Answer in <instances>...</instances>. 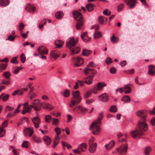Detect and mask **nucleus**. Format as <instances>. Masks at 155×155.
<instances>
[{
    "mask_svg": "<svg viewBox=\"0 0 155 155\" xmlns=\"http://www.w3.org/2000/svg\"><path fill=\"white\" fill-rule=\"evenodd\" d=\"M64 44V42L61 40H56L55 41V44L56 46L55 48H60L62 47Z\"/></svg>",
    "mask_w": 155,
    "mask_h": 155,
    "instance_id": "obj_22",
    "label": "nucleus"
},
{
    "mask_svg": "<svg viewBox=\"0 0 155 155\" xmlns=\"http://www.w3.org/2000/svg\"><path fill=\"white\" fill-rule=\"evenodd\" d=\"M150 122L152 126H155V117H153L151 119Z\"/></svg>",
    "mask_w": 155,
    "mask_h": 155,
    "instance_id": "obj_55",
    "label": "nucleus"
},
{
    "mask_svg": "<svg viewBox=\"0 0 155 155\" xmlns=\"http://www.w3.org/2000/svg\"><path fill=\"white\" fill-rule=\"evenodd\" d=\"M33 132V128H27L24 130V134L26 136L29 135L30 137H31L32 135Z\"/></svg>",
    "mask_w": 155,
    "mask_h": 155,
    "instance_id": "obj_16",
    "label": "nucleus"
},
{
    "mask_svg": "<svg viewBox=\"0 0 155 155\" xmlns=\"http://www.w3.org/2000/svg\"><path fill=\"white\" fill-rule=\"evenodd\" d=\"M80 93L78 91H74L72 93L73 97L71 99L69 107L72 108L74 106L79 103L81 100V97L80 95Z\"/></svg>",
    "mask_w": 155,
    "mask_h": 155,
    "instance_id": "obj_5",
    "label": "nucleus"
},
{
    "mask_svg": "<svg viewBox=\"0 0 155 155\" xmlns=\"http://www.w3.org/2000/svg\"><path fill=\"white\" fill-rule=\"evenodd\" d=\"M32 121L34 124L35 127L38 128L41 123L39 117L38 116L34 117L32 119Z\"/></svg>",
    "mask_w": 155,
    "mask_h": 155,
    "instance_id": "obj_12",
    "label": "nucleus"
},
{
    "mask_svg": "<svg viewBox=\"0 0 155 155\" xmlns=\"http://www.w3.org/2000/svg\"><path fill=\"white\" fill-rule=\"evenodd\" d=\"M128 147L127 144L125 145L123 144L117 148L116 150L118 153L121 154H125L127 152Z\"/></svg>",
    "mask_w": 155,
    "mask_h": 155,
    "instance_id": "obj_9",
    "label": "nucleus"
},
{
    "mask_svg": "<svg viewBox=\"0 0 155 155\" xmlns=\"http://www.w3.org/2000/svg\"><path fill=\"white\" fill-rule=\"evenodd\" d=\"M78 41L75 40L73 37H71L67 40L66 45L67 48L71 49L73 47L76 45Z\"/></svg>",
    "mask_w": 155,
    "mask_h": 155,
    "instance_id": "obj_6",
    "label": "nucleus"
},
{
    "mask_svg": "<svg viewBox=\"0 0 155 155\" xmlns=\"http://www.w3.org/2000/svg\"><path fill=\"white\" fill-rule=\"evenodd\" d=\"M137 116L139 118V120L146 121L147 115L144 110H139L137 112Z\"/></svg>",
    "mask_w": 155,
    "mask_h": 155,
    "instance_id": "obj_8",
    "label": "nucleus"
},
{
    "mask_svg": "<svg viewBox=\"0 0 155 155\" xmlns=\"http://www.w3.org/2000/svg\"><path fill=\"white\" fill-rule=\"evenodd\" d=\"M32 108L31 105H29L27 107H23L22 112V114H25L26 113H30L31 112V109Z\"/></svg>",
    "mask_w": 155,
    "mask_h": 155,
    "instance_id": "obj_21",
    "label": "nucleus"
},
{
    "mask_svg": "<svg viewBox=\"0 0 155 155\" xmlns=\"http://www.w3.org/2000/svg\"><path fill=\"white\" fill-rule=\"evenodd\" d=\"M90 148L89 149V151L91 153H94L96 149L97 144L96 143H92L91 144L89 145Z\"/></svg>",
    "mask_w": 155,
    "mask_h": 155,
    "instance_id": "obj_18",
    "label": "nucleus"
},
{
    "mask_svg": "<svg viewBox=\"0 0 155 155\" xmlns=\"http://www.w3.org/2000/svg\"><path fill=\"white\" fill-rule=\"evenodd\" d=\"M7 66V64H2L0 65V69L2 70H5L6 69Z\"/></svg>",
    "mask_w": 155,
    "mask_h": 155,
    "instance_id": "obj_56",
    "label": "nucleus"
},
{
    "mask_svg": "<svg viewBox=\"0 0 155 155\" xmlns=\"http://www.w3.org/2000/svg\"><path fill=\"white\" fill-rule=\"evenodd\" d=\"M121 100L125 102H129L130 101V97L128 96H125L122 98Z\"/></svg>",
    "mask_w": 155,
    "mask_h": 155,
    "instance_id": "obj_34",
    "label": "nucleus"
},
{
    "mask_svg": "<svg viewBox=\"0 0 155 155\" xmlns=\"http://www.w3.org/2000/svg\"><path fill=\"white\" fill-rule=\"evenodd\" d=\"M84 72L86 75H90L84 78V83L88 85L91 84L92 82L94 75L96 74V71L93 68L87 67L84 69Z\"/></svg>",
    "mask_w": 155,
    "mask_h": 155,
    "instance_id": "obj_2",
    "label": "nucleus"
},
{
    "mask_svg": "<svg viewBox=\"0 0 155 155\" xmlns=\"http://www.w3.org/2000/svg\"><path fill=\"white\" fill-rule=\"evenodd\" d=\"M38 50L40 54H46L48 53V49L43 46H41L38 48Z\"/></svg>",
    "mask_w": 155,
    "mask_h": 155,
    "instance_id": "obj_17",
    "label": "nucleus"
},
{
    "mask_svg": "<svg viewBox=\"0 0 155 155\" xmlns=\"http://www.w3.org/2000/svg\"><path fill=\"white\" fill-rule=\"evenodd\" d=\"M9 4V2L8 0H2L0 1V5L2 6H6Z\"/></svg>",
    "mask_w": 155,
    "mask_h": 155,
    "instance_id": "obj_24",
    "label": "nucleus"
},
{
    "mask_svg": "<svg viewBox=\"0 0 155 155\" xmlns=\"http://www.w3.org/2000/svg\"><path fill=\"white\" fill-rule=\"evenodd\" d=\"M88 110L86 108H81L79 109L82 114H84Z\"/></svg>",
    "mask_w": 155,
    "mask_h": 155,
    "instance_id": "obj_47",
    "label": "nucleus"
},
{
    "mask_svg": "<svg viewBox=\"0 0 155 155\" xmlns=\"http://www.w3.org/2000/svg\"><path fill=\"white\" fill-rule=\"evenodd\" d=\"M11 62L13 64H17V58L16 57H13L11 60Z\"/></svg>",
    "mask_w": 155,
    "mask_h": 155,
    "instance_id": "obj_48",
    "label": "nucleus"
},
{
    "mask_svg": "<svg viewBox=\"0 0 155 155\" xmlns=\"http://www.w3.org/2000/svg\"><path fill=\"white\" fill-rule=\"evenodd\" d=\"M103 117V113H100L99 114V117H98V119L94 121L91 125L90 129L91 130L92 128H93L94 129L92 131V133L94 135H98L101 131V129L99 127V125L101 124L100 120L102 119Z\"/></svg>",
    "mask_w": 155,
    "mask_h": 155,
    "instance_id": "obj_3",
    "label": "nucleus"
},
{
    "mask_svg": "<svg viewBox=\"0 0 155 155\" xmlns=\"http://www.w3.org/2000/svg\"><path fill=\"white\" fill-rule=\"evenodd\" d=\"M91 53V51L89 50H87L86 49L83 50L82 52V54L84 56H87L89 55Z\"/></svg>",
    "mask_w": 155,
    "mask_h": 155,
    "instance_id": "obj_30",
    "label": "nucleus"
},
{
    "mask_svg": "<svg viewBox=\"0 0 155 155\" xmlns=\"http://www.w3.org/2000/svg\"><path fill=\"white\" fill-rule=\"evenodd\" d=\"M25 10L29 13H33L35 10V7L32 5L28 4L26 7Z\"/></svg>",
    "mask_w": 155,
    "mask_h": 155,
    "instance_id": "obj_14",
    "label": "nucleus"
},
{
    "mask_svg": "<svg viewBox=\"0 0 155 155\" xmlns=\"http://www.w3.org/2000/svg\"><path fill=\"white\" fill-rule=\"evenodd\" d=\"M117 110V107L114 105L112 106L110 109V110L112 112H115Z\"/></svg>",
    "mask_w": 155,
    "mask_h": 155,
    "instance_id": "obj_40",
    "label": "nucleus"
},
{
    "mask_svg": "<svg viewBox=\"0 0 155 155\" xmlns=\"http://www.w3.org/2000/svg\"><path fill=\"white\" fill-rule=\"evenodd\" d=\"M14 109L13 107L9 106H7L6 108V110L7 111H12Z\"/></svg>",
    "mask_w": 155,
    "mask_h": 155,
    "instance_id": "obj_60",
    "label": "nucleus"
},
{
    "mask_svg": "<svg viewBox=\"0 0 155 155\" xmlns=\"http://www.w3.org/2000/svg\"><path fill=\"white\" fill-rule=\"evenodd\" d=\"M50 55L51 59L53 58L56 59L60 56L59 52L57 50H54L51 51Z\"/></svg>",
    "mask_w": 155,
    "mask_h": 155,
    "instance_id": "obj_13",
    "label": "nucleus"
},
{
    "mask_svg": "<svg viewBox=\"0 0 155 155\" xmlns=\"http://www.w3.org/2000/svg\"><path fill=\"white\" fill-rule=\"evenodd\" d=\"M59 120L58 119L54 118L53 119V121L52 122V124L53 125H55L56 126H57Z\"/></svg>",
    "mask_w": 155,
    "mask_h": 155,
    "instance_id": "obj_51",
    "label": "nucleus"
},
{
    "mask_svg": "<svg viewBox=\"0 0 155 155\" xmlns=\"http://www.w3.org/2000/svg\"><path fill=\"white\" fill-rule=\"evenodd\" d=\"M80 51V49L78 47H76L71 50V55H73L74 54H78Z\"/></svg>",
    "mask_w": 155,
    "mask_h": 155,
    "instance_id": "obj_26",
    "label": "nucleus"
},
{
    "mask_svg": "<svg viewBox=\"0 0 155 155\" xmlns=\"http://www.w3.org/2000/svg\"><path fill=\"white\" fill-rule=\"evenodd\" d=\"M110 72L111 73L114 74L116 72V69L114 67H112L110 69Z\"/></svg>",
    "mask_w": 155,
    "mask_h": 155,
    "instance_id": "obj_57",
    "label": "nucleus"
},
{
    "mask_svg": "<svg viewBox=\"0 0 155 155\" xmlns=\"http://www.w3.org/2000/svg\"><path fill=\"white\" fill-rule=\"evenodd\" d=\"M55 16L57 19L61 18L63 16L62 12L61 11L57 12L55 14Z\"/></svg>",
    "mask_w": 155,
    "mask_h": 155,
    "instance_id": "obj_33",
    "label": "nucleus"
},
{
    "mask_svg": "<svg viewBox=\"0 0 155 155\" xmlns=\"http://www.w3.org/2000/svg\"><path fill=\"white\" fill-rule=\"evenodd\" d=\"M62 145L64 147H66L68 149H70L71 148V147L70 145L67 143L66 142L62 141Z\"/></svg>",
    "mask_w": 155,
    "mask_h": 155,
    "instance_id": "obj_44",
    "label": "nucleus"
},
{
    "mask_svg": "<svg viewBox=\"0 0 155 155\" xmlns=\"http://www.w3.org/2000/svg\"><path fill=\"white\" fill-rule=\"evenodd\" d=\"M33 140L34 141L38 143H40L42 142V141L40 138H35L34 137H33Z\"/></svg>",
    "mask_w": 155,
    "mask_h": 155,
    "instance_id": "obj_53",
    "label": "nucleus"
},
{
    "mask_svg": "<svg viewBox=\"0 0 155 155\" xmlns=\"http://www.w3.org/2000/svg\"><path fill=\"white\" fill-rule=\"evenodd\" d=\"M124 4L122 3L120 4L117 6V10L120 12L123 8Z\"/></svg>",
    "mask_w": 155,
    "mask_h": 155,
    "instance_id": "obj_54",
    "label": "nucleus"
},
{
    "mask_svg": "<svg viewBox=\"0 0 155 155\" xmlns=\"http://www.w3.org/2000/svg\"><path fill=\"white\" fill-rule=\"evenodd\" d=\"M149 112L150 115L155 114V107H153L152 110H149Z\"/></svg>",
    "mask_w": 155,
    "mask_h": 155,
    "instance_id": "obj_61",
    "label": "nucleus"
},
{
    "mask_svg": "<svg viewBox=\"0 0 155 155\" xmlns=\"http://www.w3.org/2000/svg\"><path fill=\"white\" fill-rule=\"evenodd\" d=\"M103 14L106 15H110L111 12L108 9H106L103 12Z\"/></svg>",
    "mask_w": 155,
    "mask_h": 155,
    "instance_id": "obj_50",
    "label": "nucleus"
},
{
    "mask_svg": "<svg viewBox=\"0 0 155 155\" xmlns=\"http://www.w3.org/2000/svg\"><path fill=\"white\" fill-rule=\"evenodd\" d=\"M111 40L113 43H117L118 42L119 39L113 35L111 38Z\"/></svg>",
    "mask_w": 155,
    "mask_h": 155,
    "instance_id": "obj_38",
    "label": "nucleus"
},
{
    "mask_svg": "<svg viewBox=\"0 0 155 155\" xmlns=\"http://www.w3.org/2000/svg\"><path fill=\"white\" fill-rule=\"evenodd\" d=\"M132 85L131 84H125L123 88L124 89H127L128 90L125 91L124 93L126 94H129L131 92V89L130 86H132Z\"/></svg>",
    "mask_w": 155,
    "mask_h": 155,
    "instance_id": "obj_20",
    "label": "nucleus"
},
{
    "mask_svg": "<svg viewBox=\"0 0 155 155\" xmlns=\"http://www.w3.org/2000/svg\"><path fill=\"white\" fill-rule=\"evenodd\" d=\"M94 5L92 3H89L86 5V8L89 12L92 11L94 9Z\"/></svg>",
    "mask_w": 155,
    "mask_h": 155,
    "instance_id": "obj_28",
    "label": "nucleus"
},
{
    "mask_svg": "<svg viewBox=\"0 0 155 155\" xmlns=\"http://www.w3.org/2000/svg\"><path fill=\"white\" fill-rule=\"evenodd\" d=\"M96 66V65L93 62H91L89 63V64L87 65V67H92L94 68Z\"/></svg>",
    "mask_w": 155,
    "mask_h": 155,
    "instance_id": "obj_59",
    "label": "nucleus"
},
{
    "mask_svg": "<svg viewBox=\"0 0 155 155\" xmlns=\"http://www.w3.org/2000/svg\"><path fill=\"white\" fill-rule=\"evenodd\" d=\"M104 18L101 16L99 17L98 21L99 22L102 24H105V21Z\"/></svg>",
    "mask_w": 155,
    "mask_h": 155,
    "instance_id": "obj_43",
    "label": "nucleus"
},
{
    "mask_svg": "<svg viewBox=\"0 0 155 155\" xmlns=\"http://www.w3.org/2000/svg\"><path fill=\"white\" fill-rule=\"evenodd\" d=\"M72 60L75 61V64L76 66H78L81 65L83 63V59L79 57H78L76 58H73Z\"/></svg>",
    "mask_w": 155,
    "mask_h": 155,
    "instance_id": "obj_10",
    "label": "nucleus"
},
{
    "mask_svg": "<svg viewBox=\"0 0 155 155\" xmlns=\"http://www.w3.org/2000/svg\"><path fill=\"white\" fill-rule=\"evenodd\" d=\"M152 149L149 147H147L145 149L144 153L146 155H149V153L150 152Z\"/></svg>",
    "mask_w": 155,
    "mask_h": 155,
    "instance_id": "obj_36",
    "label": "nucleus"
},
{
    "mask_svg": "<svg viewBox=\"0 0 155 155\" xmlns=\"http://www.w3.org/2000/svg\"><path fill=\"white\" fill-rule=\"evenodd\" d=\"M21 146L22 147L26 148L28 147V142L27 141H24L23 143L22 144Z\"/></svg>",
    "mask_w": 155,
    "mask_h": 155,
    "instance_id": "obj_52",
    "label": "nucleus"
},
{
    "mask_svg": "<svg viewBox=\"0 0 155 155\" xmlns=\"http://www.w3.org/2000/svg\"><path fill=\"white\" fill-rule=\"evenodd\" d=\"M98 98L100 100L104 102L107 101L109 99L108 95L106 93H104L100 95Z\"/></svg>",
    "mask_w": 155,
    "mask_h": 155,
    "instance_id": "obj_15",
    "label": "nucleus"
},
{
    "mask_svg": "<svg viewBox=\"0 0 155 155\" xmlns=\"http://www.w3.org/2000/svg\"><path fill=\"white\" fill-rule=\"evenodd\" d=\"M20 58L21 62L23 63H24L26 59L25 54L24 53H22L21 55Z\"/></svg>",
    "mask_w": 155,
    "mask_h": 155,
    "instance_id": "obj_45",
    "label": "nucleus"
},
{
    "mask_svg": "<svg viewBox=\"0 0 155 155\" xmlns=\"http://www.w3.org/2000/svg\"><path fill=\"white\" fill-rule=\"evenodd\" d=\"M5 78L8 79H10V76L11 74L8 71H6L4 72L3 74Z\"/></svg>",
    "mask_w": 155,
    "mask_h": 155,
    "instance_id": "obj_37",
    "label": "nucleus"
},
{
    "mask_svg": "<svg viewBox=\"0 0 155 155\" xmlns=\"http://www.w3.org/2000/svg\"><path fill=\"white\" fill-rule=\"evenodd\" d=\"M54 130L56 133L57 135H59L60 134L61 131L60 128L59 127H56L55 128Z\"/></svg>",
    "mask_w": 155,
    "mask_h": 155,
    "instance_id": "obj_42",
    "label": "nucleus"
},
{
    "mask_svg": "<svg viewBox=\"0 0 155 155\" xmlns=\"http://www.w3.org/2000/svg\"><path fill=\"white\" fill-rule=\"evenodd\" d=\"M61 94L65 97H68L70 96V92L69 90L66 89L64 92H62Z\"/></svg>",
    "mask_w": 155,
    "mask_h": 155,
    "instance_id": "obj_31",
    "label": "nucleus"
},
{
    "mask_svg": "<svg viewBox=\"0 0 155 155\" xmlns=\"http://www.w3.org/2000/svg\"><path fill=\"white\" fill-rule=\"evenodd\" d=\"M86 144L85 143H82L79 145L78 148V149L81 150V151H84V148L85 149H86Z\"/></svg>",
    "mask_w": 155,
    "mask_h": 155,
    "instance_id": "obj_29",
    "label": "nucleus"
},
{
    "mask_svg": "<svg viewBox=\"0 0 155 155\" xmlns=\"http://www.w3.org/2000/svg\"><path fill=\"white\" fill-rule=\"evenodd\" d=\"M45 119L46 122L50 123L51 121V117L50 115H47L45 116Z\"/></svg>",
    "mask_w": 155,
    "mask_h": 155,
    "instance_id": "obj_39",
    "label": "nucleus"
},
{
    "mask_svg": "<svg viewBox=\"0 0 155 155\" xmlns=\"http://www.w3.org/2000/svg\"><path fill=\"white\" fill-rule=\"evenodd\" d=\"M9 97V95L8 94H6L2 98V100L4 101H6L8 99Z\"/></svg>",
    "mask_w": 155,
    "mask_h": 155,
    "instance_id": "obj_64",
    "label": "nucleus"
},
{
    "mask_svg": "<svg viewBox=\"0 0 155 155\" xmlns=\"http://www.w3.org/2000/svg\"><path fill=\"white\" fill-rule=\"evenodd\" d=\"M87 32H86L82 33L81 35V38L82 39L84 37H87Z\"/></svg>",
    "mask_w": 155,
    "mask_h": 155,
    "instance_id": "obj_62",
    "label": "nucleus"
},
{
    "mask_svg": "<svg viewBox=\"0 0 155 155\" xmlns=\"http://www.w3.org/2000/svg\"><path fill=\"white\" fill-rule=\"evenodd\" d=\"M105 62L107 64H109L112 62L111 59L110 58L108 57L106 60Z\"/></svg>",
    "mask_w": 155,
    "mask_h": 155,
    "instance_id": "obj_63",
    "label": "nucleus"
},
{
    "mask_svg": "<svg viewBox=\"0 0 155 155\" xmlns=\"http://www.w3.org/2000/svg\"><path fill=\"white\" fill-rule=\"evenodd\" d=\"M114 145V142L112 140L108 144L105 145V147L107 150H110L112 148Z\"/></svg>",
    "mask_w": 155,
    "mask_h": 155,
    "instance_id": "obj_23",
    "label": "nucleus"
},
{
    "mask_svg": "<svg viewBox=\"0 0 155 155\" xmlns=\"http://www.w3.org/2000/svg\"><path fill=\"white\" fill-rule=\"evenodd\" d=\"M94 101V100L93 99H88L86 101V103L88 104H90Z\"/></svg>",
    "mask_w": 155,
    "mask_h": 155,
    "instance_id": "obj_58",
    "label": "nucleus"
},
{
    "mask_svg": "<svg viewBox=\"0 0 155 155\" xmlns=\"http://www.w3.org/2000/svg\"><path fill=\"white\" fill-rule=\"evenodd\" d=\"M106 86L105 83L104 82H100L97 84V87L98 90L102 89L103 88Z\"/></svg>",
    "mask_w": 155,
    "mask_h": 155,
    "instance_id": "obj_25",
    "label": "nucleus"
},
{
    "mask_svg": "<svg viewBox=\"0 0 155 155\" xmlns=\"http://www.w3.org/2000/svg\"><path fill=\"white\" fill-rule=\"evenodd\" d=\"M92 92L89 91L86 92L85 94L84 97L85 98H87L89 97L91 95Z\"/></svg>",
    "mask_w": 155,
    "mask_h": 155,
    "instance_id": "obj_46",
    "label": "nucleus"
},
{
    "mask_svg": "<svg viewBox=\"0 0 155 155\" xmlns=\"http://www.w3.org/2000/svg\"><path fill=\"white\" fill-rule=\"evenodd\" d=\"M148 74L152 76L155 75V67L152 65L148 66Z\"/></svg>",
    "mask_w": 155,
    "mask_h": 155,
    "instance_id": "obj_19",
    "label": "nucleus"
},
{
    "mask_svg": "<svg viewBox=\"0 0 155 155\" xmlns=\"http://www.w3.org/2000/svg\"><path fill=\"white\" fill-rule=\"evenodd\" d=\"M73 14L74 18L78 21L76 25V28L78 30L81 29L83 25L84 19L81 14L77 11H74Z\"/></svg>",
    "mask_w": 155,
    "mask_h": 155,
    "instance_id": "obj_4",
    "label": "nucleus"
},
{
    "mask_svg": "<svg viewBox=\"0 0 155 155\" xmlns=\"http://www.w3.org/2000/svg\"><path fill=\"white\" fill-rule=\"evenodd\" d=\"M102 35L101 33L100 32H97L95 31V32L94 33V39H96L97 38H99L101 37Z\"/></svg>",
    "mask_w": 155,
    "mask_h": 155,
    "instance_id": "obj_27",
    "label": "nucleus"
},
{
    "mask_svg": "<svg viewBox=\"0 0 155 155\" xmlns=\"http://www.w3.org/2000/svg\"><path fill=\"white\" fill-rule=\"evenodd\" d=\"M137 0H124V1L129 6L130 8H134L136 5Z\"/></svg>",
    "mask_w": 155,
    "mask_h": 155,
    "instance_id": "obj_11",
    "label": "nucleus"
},
{
    "mask_svg": "<svg viewBox=\"0 0 155 155\" xmlns=\"http://www.w3.org/2000/svg\"><path fill=\"white\" fill-rule=\"evenodd\" d=\"M10 82V79H8V80H5V79H3L2 80V84L6 85H8L9 84Z\"/></svg>",
    "mask_w": 155,
    "mask_h": 155,
    "instance_id": "obj_41",
    "label": "nucleus"
},
{
    "mask_svg": "<svg viewBox=\"0 0 155 155\" xmlns=\"http://www.w3.org/2000/svg\"><path fill=\"white\" fill-rule=\"evenodd\" d=\"M43 106V108L45 109H48L51 110L52 109V106L48 103H45Z\"/></svg>",
    "mask_w": 155,
    "mask_h": 155,
    "instance_id": "obj_35",
    "label": "nucleus"
},
{
    "mask_svg": "<svg viewBox=\"0 0 155 155\" xmlns=\"http://www.w3.org/2000/svg\"><path fill=\"white\" fill-rule=\"evenodd\" d=\"M145 121H139L137 126L140 130H135L130 132L131 135L133 138H140L141 136L143 134L142 131H146L147 130L148 126Z\"/></svg>",
    "mask_w": 155,
    "mask_h": 155,
    "instance_id": "obj_1",
    "label": "nucleus"
},
{
    "mask_svg": "<svg viewBox=\"0 0 155 155\" xmlns=\"http://www.w3.org/2000/svg\"><path fill=\"white\" fill-rule=\"evenodd\" d=\"M97 90L98 89H97V86L95 85L91 91L92 92V93L93 92L94 94H97Z\"/></svg>",
    "mask_w": 155,
    "mask_h": 155,
    "instance_id": "obj_49",
    "label": "nucleus"
},
{
    "mask_svg": "<svg viewBox=\"0 0 155 155\" xmlns=\"http://www.w3.org/2000/svg\"><path fill=\"white\" fill-rule=\"evenodd\" d=\"M32 105H30L32 106L34 110L36 111H39L41 109V106L43 104V103H41L38 100H34L32 102Z\"/></svg>",
    "mask_w": 155,
    "mask_h": 155,
    "instance_id": "obj_7",
    "label": "nucleus"
},
{
    "mask_svg": "<svg viewBox=\"0 0 155 155\" xmlns=\"http://www.w3.org/2000/svg\"><path fill=\"white\" fill-rule=\"evenodd\" d=\"M44 140L47 145H50L51 143V139L48 136H45L44 137Z\"/></svg>",
    "mask_w": 155,
    "mask_h": 155,
    "instance_id": "obj_32",
    "label": "nucleus"
}]
</instances>
